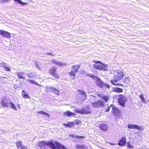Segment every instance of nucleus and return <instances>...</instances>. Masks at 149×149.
Instances as JSON below:
<instances>
[{
  "mask_svg": "<svg viewBox=\"0 0 149 149\" xmlns=\"http://www.w3.org/2000/svg\"><path fill=\"white\" fill-rule=\"evenodd\" d=\"M91 104L95 108L100 107L104 105L103 102L100 100H99L98 101H97L96 102L92 103Z\"/></svg>",
  "mask_w": 149,
  "mask_h": 149,
  "instance_id": "423d86ee",
  "label": "nucleus"
},
{
  "mask_svg": "<svg viewBox=\"0 0 149 149\" xmlns=\"http://www.w3.org/2000/svg\"><path fill=\"white\" fill-rule=\"evenodd\" d=\"M53 92L54 93V94H57V95H59V91L57 89L54 87Z\"/></svg>",
  "mask_w": 149,
  "mask_h": 149,
  "instance_id": "e433bc0d",
  "label": "nucleus"
},
{
  "mask_svg": "<svg viewBox=\"0 0 149 149\" xmlns=\"http://www.w3.org/2000/svg\"><path fill=\"white\" fill-rule=\"evenodd\" d=\"M126 79H128V78L127 77H126Z\"/></svg>",
  "mask_w": 149,
  "mask_h": 149,
  "instance_id": "8fccbe9b",
  "label": "nucleus"
},
{
  "mask_svg": "<svg viewBox=\"0 0 149 149\" xmlns=\"http://www.w3.org/2000/svg\"><path fill=\"white\" fill-rule=\"evenodd\" d=\"M99 127L101 130L104 131H107L108 129V126L106 124H101L99 125Z\"/></svg>",
  "mask_w": 149,
  "mask_h": 149,
  "instance_id": "4468645a",
  "label": "nucleus"
},
{
  "mask_svg": "<svg viewBox=\"0 0 149 149\" xmlns=\"http://www.w3.org/2000/svg\"><path fill=\"white\" fill-rule=\"evenodd\" d=\"M80 67V66L78 65H74L72 67V70L77 73V72L78 71Z\"/></svg>",
  "mask_w": 149,
  "mask_h": 149,
  "instance_id": "4be33fe9",
  "label": "nucleus"
},
{
  "mask_svg": "<svg viewBox=\"0 0 149 149\" xmlns=\"http://www.w3.org/2000/svg\"><path fill=\"white\" fill-rule=\"evenodd\" d=\"M26 75L30 78H34L35 77V75L33 72L27 73Z\"/></svg>",
  "mask_w": 149,
  "mask_h": 149,
  "instance_id": "c756f323",
  "label": "nucleus"
},
{
  "mask_svg": "<svg viewBox=\"0 0 149 149\" xmlns=\"http://www.w3.org/2000/svg\"><path fill=\"white\" fill-rule=\"evenodd\" d=\"M1 67L4 68L7 71H10V70L8 67L9 65L4 62L1 63L0 64Z\"/></svg>",
  "mask_w": 149,
  "mask_h": 149,
  "instance_id": "f8f14e48",
  "label": "nucleus"
},
{
  "mask_svg": "<svg viewBox=\"0 0 149 149\" xmlns=\"http://www.w3.org/2000/svg\"><path fill=\"white\" fill-rule=\"evenodd\" d=\"M93 96V97H95L94 96Z\"/></svg>",
  "mask_w": 149,
  "mask_h": 149,
  "instance_id": "3c124183",
  "label": "nucleus"
},
{
  "mask_svg": "<svg viewBox=\"0 0 149 149\" xmlns=\"http://www.w3.org/2000/svg\"><path fill=\"white\" fill-rule=\"evenodd\" d=\"M110 110V107H108L107 109L105 111L107 112H108Z\"/></svg>",
  "mask_w": 149,
  "mask_h": 149,
  "instance_id": "c03bdc74",
  "label": "nucleus"
},
{
  "mask_svg": "<svg viewBox=\"0 0 149 149\" xmlns=\"http://www.w3.org/2000/svg\"><path fill=\"white\" fill-rule=\"evenodd\" d=\"M16 144L18 149H27L26 146L22 145V143L20 141L17 142Z\"/></svg>",
  "mask_w": 149,
  "mask_h": 149,
  "instance_id": "2eb2a0df",
  "label": "nucleus"
},
{
  "mask_svg": "<svg viewBox=\"0 0 149 149\" xmlns=\"http://www.w3.org/2000/svg\"><path fill=\"white\" fill-rule=\"evenodd\" d=\"M139 97H140L141 100L142 101V102L144 103H146V100L143 97V95L142 94L141 95L139 96Z\"/></svg>",
  "mask_w": 149,
  "mask_h": 149,
  "instance_id": "c9c22d12",
  "label": "nucleus"
},
{
  "mask_svg": "<svg viewBox=\"0 0 149 149\" xmlns=\"http://www.w3.org/2000/svg\"><path fill=\"white\" fill-rule=\"evenodd\" d=\"M16 144L18 149H27L26 146L22 145V143L20 141L17 142Z\"/></svg>",
  "mask_w": 149,
  "mask_h": 149,
  "instance_id": "dca6fc26",
  "label": "nucleus"
},
{
  "mask_svg": "<svg viewBox=\"0 0 149 149\" xmlns=\"http://www.w3.org/2000/svg\"><path fill=\"white\" fill-rule=\"evenodd\" d=\"M127 127L129 129H133L137 130L139 131L143 129L141 127L139 126L138 125L135 124H130L127 125Z\"/></svg>",
  "mask_w": 149,
  "mask_h": 149,
  "instance_id": "0eeeda50",
  "label": "nucleus"
},
{
  "mask_svg": "<svg viewBox=\"0 0 149 149\" xmlns=\"http://www.w3.org/2000/svg\"><path fill=\"white\" fill-rule=\"evenodd\" d=\"M119 80L117 79H112L110 81V83L113 85H116L117 84H116L115 83H116L118 82Z\"/></svg>",
  "mask_w": 149,
  "mask_h": 149,
  "instance_id": "72a5a7b5",
  "label": "nucleus"
},
{
  "mask_svg": "<svg viewBox=\"0 0 149 149\" xmlns=\"http://www.w3.org/2000/svg\"><path fill=\"white\" fill-rule=\"evenodd\" d=\"M64 125L65 127H71L74 125V124L73 122H68L65 124Z\"/></svg>",
  "mask_w": 149,
  "mask_h": 149,
  "instance_id": "7c9ffc66",
  "label": "nucleus"
},
{
  "mask_svg": "<svg viewBox=\"0 0 149 149\" xmlns=\"http://www.w3.org/2000/svg\"><path fill=\"white\" fill-rule=\"evenodd\" d=\"M127 146L129 148H134V147L132 145L130 142L127 143Z\"/></svg>",
  "mask_w": 149,
  "mask_h": 149,
  "instance_id": "4c0bfd02",
  "label": "nucleus"
},
{
  "mask_svg": "<svg viewBox=\"0 0 149 149\" xmlns=\"http://www.w3.org/2000/svg\"><path fill=\"white\" fill-rule=\"evenodd\" d=\"M26 81L28 82L31 83L32 84H34L38 86H40V85L38 83L33 80H31L29 79H26Z\"/></svg>",
  "mask_w": 149,
  "mask_h": 149,
  "instance_id": "2f4dec72",
  "label": "nucleus"
},
{
  "mask_svg": "<svg viewBox=\"0 0 149 149\" xmlns=\"http://www.w3.org/2000/svg\"><path fill=\"white\" fill-rule=\"evenodd\" d=\"M70 136L71 137H74L76 139H81L83 138L84 137L83 136H79L77 135L76 134H72L70 135Z\"/></svg>",
  "mask_w": 149,
  "mask_h": 149,
  "instance_id": "bb28decb",
  "label": "nucleus"
},
{
  "mask_svg": "<svg viewBox=\"0 0 149 149\" xmlns=\"http://www.w3.org/2000/svg\"><path fill=\"white\" fill-rule=\"evenodd\" d=\"M23 73H21L20 72H18L17 73V74L18 76H23Z\"/></svg>",
  "mask_w": 149,
  "mask_h": 149,
  "instance_id": "a19ab883",
  "label": "nucleus"
},
{
  "mask_svg": "<svg viewBox=\"0 0 149 149\" xmlns=\"http://www.w3.org/2000/svg\"><path fill=\"white\" fill-rule=\"evenodd\" d=\"M34 65L36 67L38 68H39L38 66V63H36V62L35 63Z\"/></svg>",
  "mask_w": 149,
  "mask_h": 149,
  "instance_id": "37998d69",
  "label": "nucleus"
},
{
  "mask_svg": "<svg viewBox=\"0 0 149 149\" xmlns=\"http://www.w3.org/2000/svg\"><path fill=\"white\" fill-rule=\"evenodd\" d=\"M76 73L75 72H74L72 70V71L70 72L69 73V74L70 76H71V79H74L75 78V75L76 74Z\"/></svg>",
  "mask_w": 149,
  "mask_h": 149,
  "instance_id": "c85d7f7f",
  "label": "nucleus"
},
{
  "mask_svg": "<svg viewBox=\"0 0 149 149\" xmlns=\"http://www.w3.org/2000/svg\"><path fill=\"white\" fill-rule=\"evenodd\" d=\"M15 2H18L19 4L22 5L24 6L27 3H25L22 2L21 0H14Z\"/></svg>",
  "mask_w": 149,
  "mask_h": 149,
  "instance_id": "473e14b6",
  "label": "nucleus"
},
{
  "mask_svg": "<svg viewBox=\"0 0 149 149\" xmlns=\"http://www.w3.org/2000/svg\"><path fill=\"white\" fill-rule=\"evenodd\" d=\"M110 144L111 145H115L116 144L115 143H110Z\"/></svg>",
  "mask_w": 149,
  "mask_h": 149,
  "instance_id": "de8ad7c7",
  "label": "nucleus"
},
{
  "mask_svg": "<svg viewBox=\"0 0 149 149\" xmlns=\"http://www.w3.org/2000/svg\"><path fill=\"white\" fill-rule=\"evenodd\" d=\"M22 96L24 98H30L29 96L28 93H26L24 90L22 91Z\"/></svg>",
  "mask_w": 149,
  "mask_h": 149,
  "instance_id": "5701e85b",
  "label": "nucleus"
},
{
  "mask_svg": "<svg viewBox=\"0 0 149 149\" xmlns=\"http://www.w3.org/2000/svg\"><path fill=\"white\" fill-rule=\"evenodd\" d=\"M120 73H123L122 70H116V74H119Z\"/></svg>",
  "mask_w": 149,
  "mask_h": 149,
  "instance_id": "ea45409f",
  "label": "nucleus"
},
{
  "mask_svg": "<svg viewBox=\"0 0 149 149\" xmlns=\"http://www.w3.org/2000/svg\"><path fill=\"white\" fill-rule=\"evenodd\" d=\"M126 138L124 136L119 140L118 145L120 146H123L126 144Z\"/></svg>",
  "mask_w": 149,
  "mask_h": 149,
  "instance_id": "9b49d317",
  "label": "nucleus"
},
{
  "mask_svg": "<svg viewBox=\"0 0 149 149\" xmlns=\"http://www.w3.org/2000/svg\"><path fill=\"white\" fill-rule=\"evenodd\" d=\"M1 1L2 3H3L4 2H5V1L4 0H1Z\"/></svg>",
  "mask_w": 149,
  "mask_h": 149,
  "instance_id": "09e8293b",
  "label": "nucleus"
},
{
  "mask_svg": "<svg viewBox=\"0 0 149 149\" xmlns=\"http://www.w3.org/2000/svg\"><path fill=\"white\" fill-rule=\"evenodd\" d=\"M117 99L119 104L122 107H124L125 104L127 100V99L125 96L123 95H119L118 96Z\"/></svg>",
  "mask_w": 149,
  "mask_h": 149,
  "instance_id": "39448f33",
  "label": "nucleus"
},
{
  "mask_svg": "<svg viewBox=\"0 0 149 149\" xmlns=\"http://www.w3.org/2000/svg\"><path fill=\"white\" fill-rule=\"evenodd\" d=\"M0 34L4 37L9 38L10 37V34L6 31L0 30Z\"/></svg>",
  "mask_w": 149,
  "mask_h": 149,
  "instance_id": "1a4fd4ad",
  "label": "nucleus"
},
{
  "mask_svg": "<svg viewBox=\"0 0 149 149\" xmlns=\"http://www.w3.org/2000/svg\"><path fill=\"white\" fill-rule=\"evenodd\" d=\"M56 69L54 68L49 70V72L54 77H56L57 75L56 74Z\"/></svg>",
  "mask_w": 149,
  "mask_h": 149,
  "instance_id": "412c9836",
  "label": "nucleus"
},
{
  "mask_svg": "<svg viewBox=\"0 0 149 149\" xmlns=\"http://www.w3.org/2000/svg\"><path fill=\"white\" fill-rule=\"evenodd\" d=\"M113 91L116 92L121 93L123 92V89L118 87L113 88Z\"/></svg>",
  "mask_w": 149,
  "mask_h": 149,
  "instance_id": "a878e982",
  "label": "nucleus"
},
{
  "mask_svg": "<svg viewBox=\"0 0 149 149\" xmlns=\"http://www.w3.org/2000/svg\"><path fill=\"white\" fill-rule=\"evenodd\" d=\"M148 102H149V100H148Z\"/></svg>",
  "mask_w": 149,
  "mask_h": 149,
  "instance_id": "603ef678",
  "label": "nucleus"
},
{
  "mask_svg": "<svg viewBox=\"0 0 149 149\" xmlns=\"http://www.w3.org/2000/svg\"><path fill=\"white\" fill-rule=\"evenodd\" d=\"M10 104V107L12 109H14L15 110H17V108L15 105V104L12 102H10L9 103Z\"/></svg>",
  "mask_w": 149,
  "mask_h": 149,
  "instance_id": "f704fd0d",
  "label": "nucleus"
},
{
  "mask_svg": "<svg viewBox=\"0 0 149 149\" xmlns=\"http://www.w3.org/2000/svg\"><path fill=\"white\" fill-rule=\"evenodd\" d=\"M124 74L123 73H120L119 74H115L114 78L115 79H117L118 80H120L123 78Z\"/></svg>",
  "mask_w": 149,
  "mask_h": 149,
  "instance_id": "6ab92c4d",
  "label": "nucleus"
},
{
  "mask_svg": "<svg viewBox=\"0 0 149 149\" xmlns=\"http://www.w3.org/2000/svg\"><path fill=\"white\" fill-rule=\"evenodd\" d=\"M37 113L38 114H40L42 115H45L47 117V118H49V114L48 113L44 111H38L37 112Z\"/></svg>",
  "mask_w": 149,
  "mask_h": 149,
  "instance_id": "393cba45",
  "label": "nucleus"
},
{
  "mask_svg": "<svg viewBox=\"0 0 149 149\" xmlns=\"http://www.w3.org/2000/svg\"><path fill=\"white\" fill-rule=\"evenodd\" d=\"M16 144L18 149H27L26 146L22 145V143L20 141L17 142Z\"/></svg>",
  "mask_w": 149,
  "mask_h": 149,
  "instance_id": "f3484780",
  "label": "nucleus"
},
{
  "mask_svg": "<svg viewBox=\"0 0 149 149\" xmlns=\"http://www.w3.org/2000/svg\"><path fill=\"white\" fill-rule=\"evenodd\" d=\"M116 85H118L119 86H123V85L122 84L118 83Z\"/></svg>",
  "mask_w": 149,
  "mask_h": 149,
  "instance_id": "49530a36",
  "label": "nucleus"
},
{
  "mask_svg": "<svg viewBox=\"0 0 149 149\" xmlns=\"http://www.w3.org/2000/svg\"><path fill=\"white\" fill-rule=\"evenodd\" d=\"M74 111L81 114H87L91 113V110L89 105H88L85 107H82L81 109L79 108L75 109L73 110Z\"/></svg>",
  "mask_w": 149,
  "mask_h": 149,
  "instance_id": "7ed1b4c3",
  "label": "nucleus"
},
{
  "mask_svg": "<svg viewBox=\"0 0 149 149\" xmlns=\"http://www.w3.org/2000/svg\"><path fill=\"white\" fill-rule=\"evenodd\" d=\"M47 54L48 55H52V56H54V55L52 54V53H51V52L49 53H47Z\"/></svg>",
  "mask_w": 149,
  "mask_h": 149,
  "instance_id": "a18cd8bd",
  "label": "nucleus"
},
{
  "mask_svg": "<svg viewBox=\"0 0 149 149\" xmlns=\"http://www.w3.org/2000/svg\"><path fill=\"white\" fill-rule=\"evenodd\" d=\"M103 98L106 101H107L108 100V99H109L108 97V96H103Z\"/></svg>",
  "mask_w": 149,
  "mask_h": 149,
  "instance_id": "58836bf2",
  "label": "nucleus"
},
{
  "mask_svg": "<svg viewBox=\"0 0 149 149\" xmlns=\"http://www.w3.org/2000/svg\"><path fill=\"white\" fill-rule=\"evenodd\" d=\"M51 62L53 64L57 65L60 66L65 65V63H63L61 62L57 61L55 59H53L52 61H51Z\"/></svg>",
  "mask_w": 149,
  "mask_h": 149,
  "instance_id": "a211bd4d",
  "label": "nucleus"
},
{
  "mask_svg": "<svg viewBox=\"0 0 149 149\" xmlns=\"http://www.w3.org/2000/svg\"><path fill=\"white\" fill-rule=\"evenodd\" d=\"M75 147L78 149H87L86 147L83 144H77L76 146Z\"/></svg>",
  "mask_w": 149,
  "mask_h": 149,
  "instance_id": "b1692460",
  "label": "nucleus"
},
{
  "mask_svg": "<svg viewBox=\"0 0 149 149\" xmlns=\"http://www.w3.org/2000/svg\"><path fill=\"white\" fill-rule=\"evenodd\" d=\"M64 114L65 116H66L69 117H70L72 116H74L76 115V114L75 113L71 112L69 111H66L64 113Z\"/></svg>",
  "mask_w": 149,
  "mask_h": 149,
  "instance_id": "aec40b11",
  "label": "nucleus"
},
{
  "mask_svg": "<svg viewBox=\"0 0 149 149\" xmlns=\"http://www.w3.org/2000/svg\"><path fill=\"white\" fill-rule=\"evenodd\" d=\"M112 109L114 115L115 116L119 115L120 111L115 106H113L112 107Z\"/></svg>",
  "mask_w": 149,
  "mask_h": 149,
  "instance_id": "ddd939ff",
  "label": "nucleus"
},
{
  "mask_svg": "<svg viewBox=\"0 0 149 149\" xmlns=\"http://www.w3.org/2000/svg\"><path fill=\"white\" fill-rule=\"evenodd\" d=\"M45 146H46L51 149H68L64 145L56 141L50 140L48 142L43 141L39 143L38 148L44 149Z\"/></svg>",
  "mask_w": 149,
  "mask_h": 149,
  "instance_id": "f257e3e1",
  "label": "nucleus"
},
{
  "mask_svg": "<svg viewBox=\"0 0 149 149\" xmlns=\"http://www.w3.org/2000/svg\"><path fill=\"white\" fill-rule=\"evenodd\" d=\"M19 77V79H25V78L22 77V76H18Z\"/></svg>",
  "mask_w": 149,
  "mask_h": 149,
  "instance_id": "79ce46f5",
  "label": "nucleus"
},
{
  "mask_svg": "<svg viewBox=\"0 0 149 149\" xmlns=\"http://www.w3.org/2000/svg\"><path fill=\"white\" fill-rule=\"evenodd\" d=\"M93 62L95 63L94 64L93 67L94 68L98 70H102L104 71L107 70L108 66L102 63L100 61H93Z\"/></svg>",
  "mask_w": 149,
  "mask_h": 149,
  "instance_id": "20e7f679",
  "label": "nucleus"
},
{
  "mask_svg": "<svg viewBox=\"0 0 149 149\" xmlns=\"http://www.w3.org/2000/svg\"><path fill=\"white\" fill-rule=\"evenodd\" d=\"M77 91L78 92V93L79 94L82 95L84 97L81 99V101H84L86 98L87 95L86 93L84 91L81 90H78Z\"/></svg>",
  "mask_w": 149,
  "mask_h": 149,
  "instance_id": "9d476101",
  "label": "nucleus"
},
{
  "mask_svg": "<svg viewBox=\"0 0 149 149\" xmlns=\"http://www.w3.org/2000/svg\"><path fill=\"white\" fill-rule=\"evenodd\" d=\"M9 103L8 101L6 100L5 98H3L1 100V106L3 107L8 108V107Z\"/></svg>",
  "mask_w": 149,
  "mask_h": 149,
  "instance_id": "6e6552de",
  "label": "nucleus"
},
{
  "mask_svg": "<svg viewBox=\"0 0 149 149\" xmlns=\"http://www.w3.org/2000/svg\"><path fill=\"white\" fill-rule=\"evenodd\" d=\"M54 87H48L47 86V88L46 89V92L47 93H50L53 92V91L54 89Z\"/></svg>",
  "mask_w": 149,
  "mask_h": 149,
  "instance_id": "cd10ccee",
  "label": "nucleus"
},
{
  "mask_svg": "<svg viewBox=\"0 0 149 149\" xmlns=\"http://www.w3.org/2000/svg\"><path fill=\"white\" fill-rule=\"evenodd\" d=\"M82 73L83 74L86 76L88 77H90L91 78L96 79V83L99 87L104 88H110V86L106 82H104L101 80L100 78L96 77L93 74L88 73L85 71H82Z\"/></svg>",
  "mask_w": 149,
  "mask_h": 149,
  "instance_id": "f03ea898",
  "label": "nucleus"
}]
</instances>
